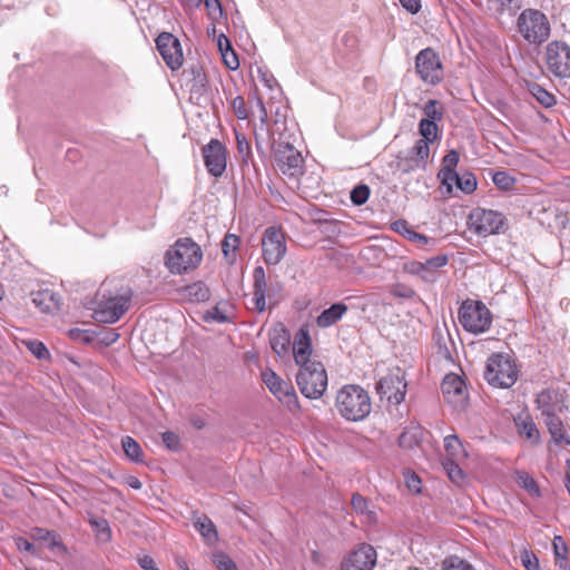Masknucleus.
Wrapping results in <instances>:
<instances>
[{
    "instance_id": "1",
    "label": "nucleus",
    "mask_w": 570,
    "mask_h": 570,
    "mask_svg": "<svg viewBox=\"0 0 570 570\" xmlns=\"http://www.w3.org/2000/svg\"><path fill=\"white\" fill-rule=\"evenodd\" d=\"M336 407L340 414L348 421H362L372 411L367 392L358 385H345L336 395Z\"/></svg>"
},
{
    "instance_id": "2",
    "label": "nucleus",
    "mask_w": 570,
    "mask_h": 570,
    "mask_svg": "<svg viewBox=\"0 0 570 570\" xmlns=\"http://www.w3.org/2000/svg\"><path fill=\"white\" fill-rule=\"evenodd\" d=\"M202 259V248L191 238L178 239L165 255V264L173 274H184L195 269Z\"/></svg>"
},
{
    "instance_id": "3",
    "label": "nucleus",
    "mask_w": 570,
    "mask_h": 570,
    "mask_svg": "<svg viewBox=\"0 0 570 570\" xmlns=\"http://www.w3.org/2000/svg\"><path fill=\"white\" fill-rule=\"evenodd\" d=\"M296 383L305 397L314 400L322 397L327 389V373L324 365L318 362L299 367Z\"/></svg>"
},
{
    "instance_id": "4",
    "label": "nucleus",
    "mask_w": 570,
    "mask_h": 570,
    "mask_svg": "<svg viewBox=\"0 0 570 570\" xmlns=\"http://www.w3.org/2000/svg\"><path fill=\"white\" fill-rule=\"evenodd\" d=\"M459 321L465 331L480 334L491 327L492 314L481 301L466 299L459 308Z\"/></svg>"
},
{
    "instance_id": "5",
    "label": "nucleus",
    "mask_w": 570,
    "mask_h": 570,
    "mask_svg": "<svg viewBox=\"0 0 570 570\" xmlns=\"http://www.w3.org/2000/svg\"><path fill=\"white\" fill-rule=\"evenodd\" d=\"M468 227L473 234L487 237L504 232L507 218L501 212L476 207L468 216Z\"/></svg>"
},
{
    "instance_id": "6",
    "label": "nucleus",
    "mask_w": 570,
    "mask_h": 570,
    "mask_svg": "<svg viewBox=\"0 0 570 570\" xmlns=\"http://www.w3.org/2000/svg\"><path fill=\"white\" fill-rule=\"evenodd\" d=\"M484 379L492 386L507 389L515 383L518 372L508 355L493 354L487 362Z\"/></svg>"
},
{
    "instance_id": "7",
    "label": "nucleus",
    "mask_w": 570,
    "mask_h": 570,
    "mask_svg": "<svg viewBox=\"0 0 570 570\" xmlns=\"http://www.w3.org/2000/svg\"><path fill=\"white\" fill-rule=\"evenodd\" d=\"M407 383L405 373L400 367H394L382 376L376 385V393L381 399H386L390 404H401L406 395Z\"/></svg>"
},
{
    "instance_id": "8",
    "label": "nucleus",
    "mask_w": 570,
    "mask_h": 570,
    "mask_svg": "<svg viewBox=\"0 0 570 570\" xmlns=\"http://www.w3.org/2000/svg\"><path fill=\"white\" fill-rule=\"evenodd\" d=\"M274 163L284 176L298 178L304 171L302 154L289 142L281 141L274 147Z\"/></svg>"
},
{
    "instance_id": "9",
    "label": "nucleus",
    "mask_w": 570,
    "mask_h": 570,
    "mask_svg": "<svg viewBox=\"0 0 570 570\" xmlns=\"http://www.w3.org/2000/svg\"><path fill=\"white\" fill-rule=\"evenodd\" d=\"M262 380L269 392L289 411L294 412L299 409L298 397L292 384L285 382L269 368L262 372Z\"/></svg>"
},
{
    "instance_id": "10",
    "label": "nucleus",
    "mask_w": 570,
    "mask_h": 570,
    "mask_svg": "<svg viewBox=\"0 0 570 570\" xmlns=\"http://www.w3.org/2000/svg\"><path fill=\"white\" fill-rule=\"evenodd\" d=\"M548 70L558 78H570V46L562 40L550 42L546 50Z\"/></svg>"
},
{
    "instance_id": "11",
    "label": "nucleus",
    "mask_w": 570,
    "mask_h": 570,
    "mask_svg": "<svg viewBox=\"0 0 570 570\" xmlns=\"http://www.w3.org/2000/svg\"><path fill=\"white\" fill-rule=\"evenodd\" d=\"M262 247L265 263L268 265L278 264L287 250L284 232L274 226L266 228L262 239Z\"/></svg>"
},
{
    "instance_id": "12",
    "label": "nucleus",
    "mask_w": 570,
    "mask_h": 570,
    "mask_svg": "<svg viewBox=\"0 0 570 570\" xmlns=\"http://www.w3.org/2000/svg\"><path fill=\"white\" fill-rule=\"evenodd\" d=\"M415 69L422 81L436 85L442 80L443 71L439 56L432 49H423L415 59Z\"/></svg>"
},
{
    "instance_id": "13",
    "label": "nucleus",
    "mask_w": 570,
    "mask_h": 570,
    "mask_svg": "<svg viewBox=\"0 0 570 570\" xmlns=\"http://www.w3.org/2000/svg\"><path fill=\"white\" fill-rule=\"evenodd\" d=\"M129 297L124 295H115L102 298L99 301L97 308L94 312L96 321L101 323L117 322L128 309Z\"/></svg>"
},
{
    "instance_id": "14",
    "label": "nucleus",
    "mask_w": 570,
    "mask_h": 570,
    "mask_svg": "<svg viewBox=\"0 0 570 570\" xmlns=\"http://www.w3.org/2000/svg\"><path fill=\"white\" fill-rule=\"evenodd\" d=\"M202 155L204 164L208 173L214 177H220L226 170L227 166V149L218 139H210V141L203 146Z\"/></svg>"
},
{
    "instance_id": "15",
    "label": "nucleus",
    "mask_w": 570,
    "mask_h": 570,
    "mask_svg": "<svg viewBox=\"0 0 570 570\" xmlns=\"http://www.w3.org/2000/svg\"><path fill=\"white\" fill-rule=\"evenodd\" d=\"M519 31L522 36H549L550 23L546 14L535 9L522 11L518 19Z\"/></svg>"
},
{
    "instance_id": "16",
    "label": "nucleus",
    "mask_w": 570,
    "mask_h": 570,
    "mask_svg": "<svg viewBox=\"0 0 570 570\" xmlns=\"http://www.w3.org/2000/svg\"><path fill=\"white\" fill-rule=\"evenodd\" d=\"M376 558V551L372 546L361 544L342 562L341 570H372Z\"/></svg>"
},
{
    "instance_id": "17",
    "label": "nucleus",
    "mask_w": 570,
    "mask_h": 570,
    "mask_svg": "<svg viewBox=\"0 0 570 570\" xmlns=\"http://www.w3.org/2000/svg\"><path fill=\"white\" fill-rule=\"evenodd\" d=\"M155 41L157 50L168 68L173 71L178 70L184 62L179 38H155Z\"/></svg>"
},
{
    "instance_id": "18",
    "label": "nucleus",
    "mask_w": 570,
    "mask_h": 570,
    "mask_svg": "<svg viewBox=\"0 0 570 570\" xmlns=\"http://www.w3.org/2000/svg\"><path fill=\"white\" fill-rule=\"evenodd\" d=\"M449 262L446 255H438L426 259L424 263L411 262L405 266L406 272L419 276L424 282L433 283L438 278V269L445 266Z\"/></svg>"
},
{
    "instance_id": "19",
    "label": "nucleus",
    "mask_w": 570,
    "mask_h": 570,
    "mask_svg": "<svg viewBox=\"0 0 570 570\" xmlns=\"http://www.w3.org/2000/svg\"><path fill=\"white\" fill-rule=\"evenodd\" d=\"M430 157V142L419 139L409 150L407 156L400 163L403 173H410L416 169H425Z\"/></svg>"
},
{
    "instance_id": "20",
    "label": "nucleus",
    "mask_w": 570,
    "mask_h": 570,
    "mask_svg": "<svg viewBox=\"0 0 570 570\" xmlns=\"http://www.w3.org/2000/svg\"><path fill=\"white\" fill-rule=\"evenodd\" d=\"M312 343L307 330L301 328L294 338L293 356L295 363L303 367L309 363H318V361L312 360Z\"/></svg>"
},
{
    "instance_id": "21",
    "label": "nucleus",
    "mask_w": 570,
    "mask_h": 570,
    "mask_svg": "<svg viewBox=\"0 0 570 570\" xmlns=\"http://www.w3.org/2000/svg\"><path fill=\"white\" fill-rule=\"evenodd\" d=\"M445 400L452 404H459L465 400V383L458 374H446L441 384Z\"/></svg>"
},
{
    "instance_id": "22",
    "label": "nucleus",
    "mask_w": 570,
    "mask_h": 570,
    "mask_svg": "<svg viewBox=\"0 0 570 570\" xmlns=\"http://www.w3.org/2000/svg\"><path fill=\"white\" fill-rule=\"evenodd\" d=\"M268 337L271 347L277 356L284 357L288 354L291 345V334L289 331L282 323L274 325L269 330Z\"/></svg>"
},
{
    "instance_id": "23",
    "label": "nucleus",
    "mask_w": 570,
    "mask_h": 570,
    "mask_svg": "<svg viewBox=\"0 0 570 570\" xmlns=\"http://www.w3.org/2000/svg\"><path fill=\"white\" fill-rule=\"evenodd\" d=\"M538 407L543 416L557 414L562 410V395L553 389H546L537 396Z\"/></svg>"
},
{
    "instance_id": "24",
    "label": "nucleus",
    "mask_w": 570,
    "mask_h": 570,
    "mask_svg": "<svg viewBox=\"0 0 570 570\" xmlns=\"http://www.w3.org/2000/svg\"><path fill=\"white\" fill-rule=\"evenodd\" d=\"M347 311L348 307L343 302L335 303L316 317V325L321 328H327L341 321Z\"/></svg>"
},
{
    "instance_id": "25",
    "label": "nucleus",
    "mask_w": 570,
    "mask_h": 570,
    "mask_svg": "<svg viewBox=\"0 0 570 570\" xmlns=\"http://www.w3.org/2000/svg\"><path fill=\"white\" fill-rule=\"evenodd\" d=\"M544 423L553 442L562 445H568L570 443L568 430L557 414L544 416Z\"/></svg>"
},
{
    "instance_id": "26",
    "label": "nucleus",
    "mask_w": 570,
    "mask_h": 570,
    "mask_svg": "<svg viewBox=\"0 0 570 570\" xmlns=\"http://www.w3.org/2000/svg\"><path fill=\"white\" fill-rule=\"evenodd\" d=\"M217 47L222 55L224 65L229 70H237L239 68V59L233 47V38H216Z\"/></svg>"
},
{
    "instance_id": "27",
    "label": "nucleus",
    "mask_w": 570,
    "mask_h": 570,
    "mask_svg": "<svg viewBox=\"0 0 570 570\" xmlns=\"http://www.w3.org/2000/svg\"><path fill=\"white\" fill-rule=\"evenodd\" d=\"M194 527L208 544H214L218 540V533L214 522L205 514L194 520Z\"/></svg>"
},
{
    "instance_id": "28",
    "label": "nucleus",
    "mask_w": 570,
    "mask_h": 570,
    "mask_svg": "<svg viewBox=\"0 0 570 570\" xmlns=\"http://www.w3.org/2000/svg\"><path fill=\"white\" fill-rule=\"evenodd\" d=\"M444 448L448 455L445 460L461 461L468 456L461 440L455 434L444 438Z\"/></svg>"
},
{
    "instance_id": "29",
    "label": "nucleus",
    "mask_w": 570,
    "mask_h": 570,
    "mask_svg": "<svg viewBox=\"0 0 570 570\" xmlns=\"http://www.w3.org/2000/svg\"><path fill=\"white\" fill-rule=\"evenodd\" d=\"M515 425L518 428L519 434L524 436L532 444H538L540 442L539 430L537 429V425L531 419L519 417L515 420Z\"/></svg>"
},
{
    "instance_id": "30",
    "label": "nucleus",
    "mask_w": 570,
    "mask_h": 570,
    "mask_svg": "<svg viewBox=\"0 0 570 570\" xmlns=\"http://www.w3.org/2000/svg\"><path fill=\"white\" fill-rule=\"evenodd\" d=\"M528 90L531 96L543 107L550 108L556 104V97L553 94L549 92L541 85L537 82L528 83Z\"/></svg>"
},
{
    "instance_id": "31",
    "label": "nucleus",
    "mask_w": 570,
    "mask_h": 570,
    "mask_svg": "<svg viewBox=\"0 0 570 570\" xmlns=\"http://www.w3.org/2000/svg\"><path fill=\"white\" fill-rule=\"evenodd\" d=\"M240 239L235 234H227L222 242V252L228 264L236 259V250L239 246Z\"/></svg>"
},
{
    "instance_id": "32",
    "label": "nucleus",
    "mask_w": 570,
    "mask_h": 570,
    "mask_svg": "<svg viewBox=\"0 0 570 570\" xmlns=\"http://www.w3.org/2000/svg\"><path fill=\"white\" fill-rule=\"evenodd\" d=\"M185 295L194 302H205L209 299L210 292L206 284L196 282L185 287Z\"/></svg>"
},
{
    "instance_id": "33",
    "label": "nucleus",
    "mask_w": 570,
    "mask_h": 570,
    "mask_svg": "<svg viewBox=\"0 0 570 570\" xmlns=\"http://www.w3.org/2000/svg\"><path fill=\"white\" fill-rule=\"evenodd\" d=\"M422 440V430L412 428L404 430L399 436V445L403 449H413L419 445Z\"/></svg>"
},
{
    "instance_id": "34",
    "label": "nucleus",
    "mask_w": 570,
    "mask_h": 570,
    "mask_svg": "<svg viewBox=\"0 0 570 570\" xmlns=\"http://www.w3.org/2000/svg\"><path fill=\"white\" fill-rule=\"evenodd\" d=\"M89 524L91 525L92 530L96 533V537L102 541L108 542L111 539V529L109 527V523L104 518H95L91 517L89 519Z\"/></svg>"
},
{
    "instance_id": "35",
    "label": "nucleus",
    "mask_w": 570,
    "mask_h": 570,
    "mask_svg": "<svg viewBox=\"0 0 570 570\" xmlns=\"http://www.w3.org/2000/svg\"><path fill=\"white\" fill-rule=\"evenodd\" d=\"M459 462L460 461L444 460L442 462V465H443V469L446 472L449 479L453 483L461 485L464 483L465 474H464L463 470L460 468Z\"/></svg>"
},
{
    "instance_id": "36",
    "label": "nucleus",
    "mask_w": 570,
    "mask_h": 570,
    "mask_svg": "<svg viewBox=\"0 0 570 570\" xmlns=\"http://www.w3.org/2000/svg\"><path fill=\"white\" fill-rule=\"evenodd\" d=\"M236 136V146H237V155L242 165H248L252 160V148L245 135L240 132H235Z\"/></svg>"
},
{
    "instance_id": "37",
    "label": "nucleus",
    "mask_w": 570,
    "mask_h": 570,
    "mask_svg": "<svg viewBox=\"0 0 570 570\" xmlns=\"http://www.w3.org/2000/svg\"><path fill=\"white\" fill-rule=\"evenodd\" d=\"M122 449L126 455L134 462L142 461V450L138 442L134 440L131 436H125L122 439Z\"/></svg>"
},
{
    "instance_id": "38",
    "label": "nucleus",
    "mask_w": 570,
    "mask_h": 570,
    "mask_svg": "<svg viewBox=\"0 0 570 570\" xmlns=\"http://www.w3.org/2000/svg\"><path fill=\"white\" fill-rule=\"evenodd\" d=\"M424 118L434 122L441 121L443 118V107L440 101L430 99L423 107Z\"/></svg>"
},
{
    "instance_id": "39",
    "label": "nucleus",
    "mask_w": 570,
    "mask_h": 570,
    "mask_svg": "<svg viewBox=\"0 0 570 570\" xmlns=\"http://www.w3.org/2000/svg\"><path fill=\"white\" fill-rule=\"evenodd\" d=\"M419 132L422 136L421 140L433 142L438 138L439 128L436 122L428 119H421L419 124Z\"/></svg>"
},
{
    "instance_id": "40",
    "label": "nucleus",
    "mask_w": 570,
    "mask_h": 570,
    "mask_svg": "<svg viewBox=\"0 0 570 570\" xmlns=\"http://www.w3.org/2000/svg\"><path fill=\"white\" fill-rule=\"evenodd\" d=\"M493 184L501 190H511L517 179L504 170L495 171L492 176Z\"/></svg>"
},
{
    "instance_id": "41",
    "label": "nucleus",
    "mask_w": 570,
    "mask_h": 570,
    "mask_svg": "<svg viewBox=\"0 0 570 570\" xmlns=\"http://www.w3.org/2000/svg\"><path fill=\"white\" fill-rule=\"evenodd\" d=\"M442 570H474V568L466 560L458 556H450L444 559Z\"/></svg>"
},
{
    "instance_id": "42",
    "label": "nucleus",
    "mask_w": 570,
    "mask_h": 570,
    "mask_svg": "<svg viewBox=\"0 0 570 570\" xmlns=\"http://www.w3.org/2000/svg\"><path fill=\"white\" fill-rule=\"evenodd\" d=\"M455 186L464 194H471L476 188V178L473 174L466 173L458 176Z\"/></svg>"
},
{
    "instance_id": "43",
    "label": "nucleus",
    "mask_w": 570,
    "mask_h": 570,
    "mask_svg": "<svg viewBox=\"0 0 570 570\" xmlns=\"http://www.w3.org/2000/svg\"><path fill=\"white\" fill-rule=\"evenodd\" d=\"M370 197V188L367 185L361 184L355 186L351 191V200L354 205L361 206L367 202Z\"/></svg>"
},
{
    "instance_id": "44",
    "label": "nucleus",
    "mask_w": 570,
    "mask_h": 570,
    "mask_svg": "<svg viewBox=\"0 0 570 570\" xmlns=\"http://www.w3.org/2000/svg\"><path fill=\"white\" fill-rule=\"evenodd\" d=\"M27 348L38 358L46 360L49 357V351L46 345L37 340L24 342Z\"/></svg>"
},
{
    "instance_id": "45",
    "label": "nucleus",
    "mask_w": 570,
    "mask_h": 570,
    "mask_svg": "<svg viewBox=\"0 0 570 570\" xmlns=\"http://www.w3.org/2000/svg\"><path fill=\"white\" fill-rule=\"evenodd\" d=\"M213 562L218 570H238L236 563L223 552L214 553Z\"/></svg>"
},
{
    "instance_id": "46",
    "label": "nucleus",
    "mask_w": 570,
    "mask_h": 570,
    "mask_svg": "<svg viewBox=\"0 0 570 570\" xmlns=\"http://www.w3.org/2000/svg\"><path fill=\"white\" fill-rule=\"evenodd\" d=\"M458 176L459 174L455 170H440L439 178H441V184L445 187L448 194L452 193L453 186L456 184Z\"/></svg>"
},
{
    "instance_id": "47",
    "label": "nucleus",
    "mask_w": 570,
    "mask_h": 570,
    "mask_svg": "<svg viewBox=\"0 0 570 570\" xmlns=\"http://www.w3.org/2000/svg\"><path fill=\"white\" fill-rule=\"evenodd\" d=\"M254 294H266L267 283L265 279V271L262 266L254 269Z\"/></svg>"
},
{
    "instance_id": "48",
    "label": "nucleus",
    "mask_w": 570,
    "mask_h": 570,
    "mask_svg": "<svg viewBox=\"0 0 570 570\" xmlns=\"http://www.w3.org/2000/svg\"><path fill=\"white\" fill-rule=\"evenodd\" d=\"M232 108L238 119L245 120L248 118V110L243 97H235L232 101Z\"/></svg>"
},
{
    "instance_id": "49",
    "label": "nucleus",
    "mask_w": 570,
    "mask_h": 570,
    "mask_svg": "<svg viewBox=\"0 0 570 570\" xmlns=\"http://www.w3.org/2000/svg\"><path fill=\"white\" fill-rule=\"evenodd\" d=\"M204 4L212 20H217L222 18L223 10L220 2L218 0H205Z\"/></svg>"
},
{
    "instance_id": "50",
    "label": "nucleus",
    "mask_w": 570,
    "mask_h": 570,
    "mask_svg": "<svg viewBox=\"0 0 570 570\" xmlns=\"http://www.w3.org/2000/svg\"><path fill=\"white\" fill-rule=\"evenodd\" d=\"M553 550L558 559L564 561L568 557V547L560 535H556L553 539Z\"/></svg>"
},
{
    "instance_id": "51",
    "label": "nucleus",
    "mask_w": 570,
    "mask_h": 570,
    "mask_svg": "<svg viewBox=\"0 0 570 570\" xmlns=\"http://www.w3.org/2000/svg\"><path fill=\"white\" fill-rule=\"evenodd\" d=\"M459 163V153L454 149L450 150L442 159V168L448 170H455Z\"/></svg>"
},
{
    "instance_id": "52",
    "label": "nucleus",
    "mask_w": 570,
    "mask_h": 570,
    "mask_svg": "<svg viewBox=\"0 0 570 570\" xmlns=\"http://www.w3.org/2000/svg\"><path fill=\"white\" fill-rule=\"evenodd\" d=\"M351 504L357 513L364 514L367 512V500L358 493L352 495Z\"/></svg>"
},
{
    "instance_id": "53",
    "label": "nucleus",
    "mask_w": 570,
    "mask_h": 570,
    "mask_svg": "<svg viewBox=\"0 0 570 570\" xmlns=\"http://www.w3.org/2000/svg\"><path fill=\"white\" fill-rule=\"evenodd\" d=\"M518 481L524 489H527L530 493L538 494L539 488L535 481L527 473H521L518 478Z\"/></svg>"
},
{
    "instance_id": "54",
    "label": "nucleus",
    "mask_w": 570,
    "mask_h": 570,
    "mask_svg": "<svg viewBox=\"0 0 570 570\" xmlns=\"http://www.w3.org/2000/svg\"><path fill=\"white\" fill-rule=\"evenodd\" d=\"M163 442L167 446V449L171 451H176L179 448V438L176 433L167 431L164 432L163 435Z\"/></svg>"
},
{
    "instance_id": "55",
    "label": "nucleus",
    "mask_w": 570,
    "mask_h": 570,
    "mask_svg": "<svg viewBox=\"0 0 570 570\" xmlns=\"http://www.w3.org/2000/svg\"><path fill=\"white\" fill-rule=\"evenodd\" d=\"M521 561H522L523 567L527 570H538L539 569V561H538L537 557L532 553H529L528 551H524L521 554Z\"/></svg>"
},
{
    "instance_id": "56",
    "label": "nucleus",
    "mask_w": 570,
    "mask_h": 570,
    "mask_svg": "<svg viewBox=\"0 0 570 570\" xmlns=\"http://www.w3.org/2000/svg\"><path fill=\"white\" fill-rule=\"evenodd\" d=\"M254 135H255V141H256V148L258 151H263V141L266 139V138H269L271 134H269V129L267 127V125L265 126V130H261L259 129V125L255 128V131H254Z\"/></svg>"
},
{
    "instance_id": "57",
    "label": "nucleus",
    "mask_w": 570,
    "mask_h": 570,
    "mask_svg": "<svg viewBox=\"0 0 570 570\" xmlns=\"http://www.w3.org/2000/svg\"><path fill=\"white\" fill-rule=\"evenodd\" d=\"M404 9L411 13H416L421 8L420 0H399Z\"/></svg>"
},
{
    "instance_id": "58",
    "label": "nucleus",
    "mask_w": 570,
    "mask_h": 570,
    "mask_svg": "<svg viewBox=\"0 0 570 570\" xmlns=\"http://www.w3.org/2000/svg\"><path fill=\"white\" fill-rule=\"evenodd\" d=\"M258 108H259V129L265 130V126L267 125V110L261 99L257 101Z\"/></svg>"
},
{
    "instance_id": "59",
    "label": "nucleus",
    "mask_w": 570,
    "mask_h": 570,
    "mask_svg": "<svg viewBox=\"0 0 570 570\" xmlns=\"http://www.w3.org/2000/svg\"><path fill=\"white\" fill-rule=\"evenodd\" d=\"M16 546L20 551L33 552V544L22 537L14 539Z\"/></svg>"
},
{
    "instance_id": "60",
    "label": "nucleus",
    "mask_w": 570,
    "mask_h": 570,
    "mask_svg": "<svg viewBox=\"0 0 570 570\" xmlns=\"http://www.w3.org/2000/svg\"><path fill=\"white\" fill-rule=\"evenodd\" d=\"M208 317L218 323L228 322V317L218 307H214L213 311L208 312Z\"/></svg>"
},
{
    "instance_id": "61",
    "label": "nucleus",
    "mask_w": 570,
    "mask_h": 570,
    "mask_svg": "<svg viewBox=\"0 0 570 570\" xmlns=\"http://www.w3.org/2000/svg\"><path fill=\"white\" fill-rule=\"evenodd\" d=\"M254 305L258 312L266 309V294H254Z\"/></svg>"
},
{
    "instance_id": "62",
    "label": "nucleus",
    "mask_w": 570,
    "mask_h": 570,
    "mask_svg": "<svg viewBox=\"0 0 570 570\" xmlns=\"http://www.w3.org/2000/svg\"><path fill=\"white\" fill-rule=\"evenodd\" d=\"M139 564L145 570H159L156 567V563H155L154 559L151 557H149V556H144L142 558H140L139 559Z\"/></svg>"
},
{
    "instance_id": "63",
    "label": "nucleus",
    "mask_w": 570,
    "mask_h": 570,
    "mask_svg": "<svg viewBox=\"0 0 570 570\" xmlns=\"http://www.w3.org/2000/svg\"><path fill=\"white\" fill-rule=\"evenodd\" d=\"M259 79L268 88L273 89L276 85V79L273 77V75H269L267 72H259Z\"/></svg>"
},
{
    "instance_id": "64",
    "label": "nucleus",
    "mask_w": 570,
    "mask_h": 570,
    "mask_svg": "<svg viewBox=\"0 0 570 570\" xmlns=\"http://www.w3.org/2000/svg\"><path fill=\"white\" fill-rule=\"evenodd\" d=\"M48 548L51 549V550H55L57 548H59L61 550H65V547L61 543L60 538L57 534L52 533V532H51V535L49 537V540H48Z\"/></svg>"
}]
</instances>
